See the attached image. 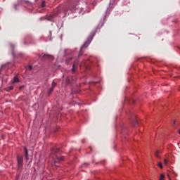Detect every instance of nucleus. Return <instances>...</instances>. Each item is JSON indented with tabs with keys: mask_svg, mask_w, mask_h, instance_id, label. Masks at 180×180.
I'll return each mask as SVG.
<instances>
[{
	"mask_svg": "<svg viewBox=\"0 0 180 180\" xmlns=\"http://www.w3.org/2000/svg\"><path fill=\"white\" fill-rule=\"evenodd\" d=\"M65 12H66L65 9L61 7H58L53 11V13L50 14V15L47 18V20L51 21L53 20V19H54V18H56V16H58V15H61V13H63V15H65Z\"/></svg>",
	"mask_w": 180,
	"mask_h": 180,
	"instance_id": "f257e3e1",
	"label": "nucleus"
},
{
	"mask_svg": "<svg viewBox=\"0 0 180 180\" xmlns=\"http://www.w3.org/2000/svg\"><path fill=\"white\" fill-rule=\"evenodd\" d=\"M17 161H18V169H22V168H23V157L21 155H18Z\"/></svg>",
	"mask_w": 180,
	"mask_h": 180,
	"instance_id": "f03ea898",
	"label": "nucleus"
},
{
	"mask_svg": "<svg viewBox=\"0 0 180 180\" xmlns=\"http://www.w3.org/2000/svg\"><path fill=\"white\" fill-rule=\"evenodd\" d=\"M94 39V37H89L86 41L83 44V46L81 47L80 51H82L84 49H86L89 44H91V41H92V39Z\"/></svg>",
	"mask_w": 180,
	"mask_h": 180,
	"instance_id": "7ed1b4c3",
	"label": "nucleus"
},
{
	"mask_svg": "<svg viewBox=\"0 0 180 180\" xmlns=\"http://www.w3.org/2000/svg\"><path fill=\"white\" fill-rule=\"evenodd\" d=\"M43 57H44V58H48L49 60H53V56H51V55H48V54H44L43 55Z\"/></svg>",
	"mask_w": 180,
	"mask_h": 180,
	"instance_id": "20e7f679",
	"label": "nucleus"
},
{
	"mask_svg": "<svg viewBox=\"0 0 180 180\" xmlns=\"http://www.w3.org/2000/svg\"><path fill=\"white\" fill-rule=\"evenodd\" d=\"M64 160V157L61 156V157H56V160H55V162H60V161H63Z\"/></svg>",
	"mask_w": 180,
	"mask_h": 180,
	"instance_id": "39448f33",
	"label": "nucleus"
},
{
	"mask_svg": "<svg viewBox=\"0 0 180 180\" xmlns=\"http://www.w3.org/2000/svg\"><path fill=\"white\" fill-rule=\"evenodd\" d=\"M19 82V78H18V76L14 77V79L11 81V84H16Z\"/></svg>",
	"mask_w": 180,
	"mask_h": 180,
	"instance_id": "423d86ee",
	"label": "nucleus"
},
{
	"mask_svg": "<svg viewBox=\"0 0 180 180\" xmlns=\"http://www.w3.org/2000/svg\"><path fill=\"white\" fill-rule=\"evenodd\" d=\"M24 150H25V153L26 160H29V153L27 152V148H26V146L24 147Z\"/></svg>",
	"mask_w": 180,
	"mask_h": 180,
	"instance_id": "0eeeda50",
	"label": "nucleus"
},
{
	"mask_svg": "<svg viewBox=\"0 0 180 180\" xmlns=\"http://www.w3.org/2000/svg\"><path fill=\"white\" fill-rule=\"evenodd\" d=\"M72 72H75L77 71V64L74 63L72 68Z\"/></svg>",
	"mask_w": 180,
	"mask_h": 180,
	"instance_id": "6e6552de",
	"label": "nucleus"
},
{
	"mask_svg": "<svg viewBox=\"0 0 180 180\" xmlns=\"http://www.w3.org/2000/svg\"><path fill=\"white\" fill-rule=\"evenodd\" d=\"M13 89V86H10L6 89V91H12Z\"/></svg>",
	"mask_w": 180,
	"mask_h": 180,
	"instance_id": "1a4fd4ad",
	"label": "nucleus"
},
{
	"mask_svg": "<svg viewBox=\"0 0 180 180\" xmlns=\"http://www.w3.org/2000/svg\"><path fill=\"white\" fill-rule=\"evenodd\" d=\"M158 166L159 167V168H160V169H162L163 167H162V163L161 162H159L158 163Z\"/></svg>",
	"mask_w": 180,
	"mask_h": 180,
	"instance_id": "9d476101",
	"label": "nucleus"
},
{
	"mask_svg": "<svg viewBox=\"0 0 180 180\" xmlns=\"http://www.w3.org/2000/svg\"><path fill=\"white\" fill-rule=\"evenodd\" d=\"M160 150H157L155 153V157H157V158H160Z\"/></svg>",
	"mask_w": 180,
	"mask_h": 180,
	"instance_id": "9b49d317",
	"label": "nucleus"
},
{
	"mask_svg": "<svg viewBox=\"0 0 180 180\" xmlns=\"http://www.w3.org/2000/svg\"><path fill=\"white\" fill-rule=\"evenodd\" d=\"M41 8H44V6H46V1H42L41 4Z\"/></svg>",
	"mask_w": 180,
	"mask_h": 180,
	"instance_id": "f8f14e48",
	"label": "nucleus"
},
{
	"mask_svg": "<svg viewBox=\"0 0 180 180\" xmlns=\"http://www.w3.org/2000/svg\"><path fill=\"white\" fill-rule=\"evenodd\" d=\"M164 178H165V176L164 174H162L160 175L159 180H164Z\"/></svg>",
	"mask_w": 180,
	"mask_h": 180,
	"instance_id": "ddd939ff",
	"label": "nucleus"
},
{
	"mask_svg": "<svg viewBox=\"0 0 180 180\" xmlns=\"http://www.w3.org/2000/svg\"><path fill=\"white\" fill-rule=\"evenodd\" d=\"M164 164H165V165H168V160L165 159L164 160Z\"/></svg>",
	"mask_w": 180,
	"mask_h": 180,
	"instance_id": "4468645a",
	"label": "nucleus"
},
{
	"mask_svg": "<svg viewBox=\"0 0 180 180\" xmlns=\"http://www.w3.org/2000/svg\"><path fill=\"white\" fill-rule=\"evenodd\" d=\"M70 60H72V58H69L68 59H67L66 63L68 64V63H70Z\"/></svg>",
	"mask_w": 180,
	"mask_h": 180,
	"instance_id": "2eb2a0df",
	"label": "nucleus"
},
{
	"mask_svg": "<svg viewBox=\"0 0 180 180\" xmlns=\"http://www.w3.org/2000/svg\"><path fill=\"white\" fill-rule=\"evenodd\" d=\"M56 85V82H52V88H55Z\"/></svg>",
	"mask_w": 180,
	"mask_h": 180,
	"instance_id": "dca6fc26",
	"label": "nucleus"
},
{
	"mask_svg": "<svg viewBox=\"0 0 180 180\" xmlns=\"http://www.w3.org/2000/svg\"><path fill=\"white\" fill-rule=\"evenodd\" d=\"M53 89H54V88H51V89H50V92H51L52 91H53Z\"/></svg>",
	"mask_w": 180,
	"mask_h": 180,
	"instance_id": "f3484780",
	"label": "nucleus"
},
{
	"mask_svg": "<svg viewBox=\"0 0 180 180\" xmlns=\"http://www.w3.org/2000/svg\"><path fill=\"white\" fill-rule=\"evenodd\" d=\"M29 6H32V4L28 3Z\"/></svg>",
	"mask_w": 180,
	"mask_h": 180,
	"instance_id": "a211bd4d",
	"label": "nucleus"
},
{
	"mask_svg": "<svg viewBox=\"0 0 180 180\" xmlns=\"http://www.w3.org/2000/svg\"><path fill=\"white\" fill-rule=\"evenodd\" d=\"M29 70H32V66H29Z\"/></svg>",
	"mask_w": 180,
	"mask_h": 180,
	"instance_id": "6ab92c4d",
	"label": "nucleus"
},
{
	"mask_svg": "<svg viewBox=\"0 0 180 180\" xmlns=\"http://www.w3.org/2000/svg\"><path fill=\"white\" fill-rule=\"evenodd\" d=\"M84 64V63H82L80 65V67H82V65Z\"/></svg>",
	"mask_w": 180,
	"mask_h": 180,
	"instance_id": "aec40b11",
	"label": "nucleus"
},
{
	"mask_svg": "<svg viewBox=\"0 0 180 180\" xmlns=\"http://www.w3.org/2000/svg\"><path fill=\"white\" fill-rule=\"evenodd\" d=\"M22 88H23V86H20V89H22Z\"/></svg>",
	"mask_w": 180,
	"mask_h": 180,
	"instance_id": "412c9836",
	"label": "nucleus"
},
{
	"mask_svg": "<svg viewBox=\"0 0 180 180\" xmlns=\"http://www.w3.org/2000/svg\"><path fill=\"white\" fill-rule=\"evenodd\" d=\"M173 124H175V121H174Z\"/></svg>",
	"mask_w": 180,
	"mask_h": 180,
	"instance_id": "4be33fe9",
	"label": "nucleus"
},
{
	"mask_svg": "<svg viewBox=\"0 0 180 180\" xmlns=\"http://www.w3.org/2000/svg\"><path fill=\"white\" fill-rule=\"evenodd\" d=\"M179 134H180V129L179 130Z\"/></svg>",
	"mask_w": 180,
	"mask_h": 180,
	"instance_id": "5701e85b",
	"label": "nucleus"
},
{
	"mask_svg": "<svg viewBox=\"0 0 180 180\" xmlns=\"http://www.w3.org/2000/svg\"><path fill=\"white\" fill-rule=\"evenodd\" d=\"M68 82H70V81H68Z\"/></svg>",
	"mask_w": 180,
	"mask_h": 180,
	"instance_id": "b1692460",
	"label": "nucleus"
}]
</instances>
